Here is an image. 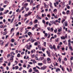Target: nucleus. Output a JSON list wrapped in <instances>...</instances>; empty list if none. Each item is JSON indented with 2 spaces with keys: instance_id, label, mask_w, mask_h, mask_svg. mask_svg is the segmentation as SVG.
Here are the masks:
<instances>
[{
  "instance_id": "603ef678",
  "label": "nucleus",
  "mask_w": 73,
  "mask_h": 73,
  "mask_svg": "<svg viewBox=\"0 0 73 73\" xmlns=\"http://www.w3.org/2000/svg\"><path fill=\"white\" fill-rule=\"evenodd\" d=\"M11 42H14V39H11Z\"/></svg>"
},
{
  "instance_id": "7c9ffc66",
  "label": "nucleus",
  "mask_w": 73,
  "mask_h": 73,
  "mask_svg": "<svg viewBox=\"0 0 73 73\" xmlns=\"http://www.w3.org/2000/svg\"><path fill=\"white\" fill-rule=\"evenodd\" d=\"M50 48L51 49H53V47L52 46V45H50Z\"/></svg>"
},
{
  "instance_id": "72a5a7b5",
  "label": "nucleus",
  "mask_w": 73,
  "mask_h": 73,
  "mask_svg": "<svg viewBox=\"0 0 73 73\" xmlns=\"http://www.w3.org/2000/svg\"><path fill=\"white\" fill-rule=\"evenodd\" d=\"M8 3V1H4V3H5V4H7Z\"/></svg>"
},
{
  "instance_id": "f3484780",
  "label": "nucleus",
  "mask_w": 73,
  "mask_h": 73,
  "mask_svg": "<svg viewBox=\"0 0 73 73\" xmlns=\"http://www.w3.org/2000/svg\"><path fill=\"white\" fill-rule=\"evenodd\" d=\"M69 48L70 49V50H71V51H72V46H69Z\"/></svg>"
},
{
  "instance_id": "09e8293b",
  "label": "nucleus",
  "mask_w": 73,
  "mask_h": 73,
  "mask_svg": "<svg viewBox=\"0 0 73 73\" xmlns=\"http://www.w3.org/2000/svg\"><path fill=\"white\" fill-rule=\"evenodd\" d=\"M23 69V68L22 67H20L19 68V70H21L22 69Z\"/></svg>"
},
{
  "instance_id": "4be33fe9",
  "label": "nucleus",
  "mask_w": 73,
  "mask_h": 73,
  "mask_svg": "<svg viewBox=\"0 0 73 73\" xmlns=\"http://www.w3.org/2000/svg\"><path fill=\"white\" fill-rule=\"evenodd\" d=\"M32 68H30L29 70V72H32Z\"/></svg>"
},
{
  "instance_id": "ea45409f",
  "label": "nucleus",
  "mask_w": 73,
  "mask_h": 73,
  "mask_svg": "<svg viewBox=\"0 0 73 73\" xmlns=\"http://www.w3.org/2000/svg\"><path fill=\"white\" fill-rule=\"evenodd\" d=\"M20 10V9L19 8H18L17 10H16V12H19V11Z\"/></svg>"
},
{
  "instance_id": "2f4dec72",
  "label": "nucleus",
  "mask_w": 73,
  "mask_h": 73,
  "mask_svg": "<svg viewBox=\"0 0 73 73\" xmlns=\"http://www.w3.org/2000/svg\"><path fill=\"white\" fill-rule=\"evenodd\" d=\"M62 31V28H61L60 29L58 30V32H60Z\"/></svg>"
},
{
  "instance_id": "13d9d810",
  "label": "nucleus",
  "mask_w": 73,
  "mask_h": 73,
  "mask_svg": "<svg viewBox=\"0 0 73 73\" xmlns=\"http://www.w3.org/2000/svg\"><path fill=\"white\" fill-rule=\"evenodd\" d=\"M3 19V17L2 16H1L0 17V20H2V19Z\"/></svg>"
},
{
  "instance_id": "49530a36",
  "label": "nucleus",
  "mask_w": 73,
  "mask_h": 73,
  "mask_svg": "<svg viewBox=\"0 0 73 73\" xmlns=\"http://www.w3.org/2000/svg\"><path fill=\"white\" fill-rule=\"evenodd\" d=\"M61 54L62 55H65V54H66V53H65V52H64V53H62Z\"/></svg>"
},
{
  "instance_id": "bb28decb",
  "label": "nucleus",
  "mask_w": 73,
  "mask_h": 73,
  "mask_svg": "<svg viewBox=\"0 0 73 73\" xmlns=\"http://www.w3.org/2000/svg\"><path fill=\"white\" fill-rule=\"evenodd\" d=\"M48 34L47 33H45V35L44 36V37H46L47 36H48Z\"/></svg>"
},
{
  "instance_id": "864d4df0",
  "label": "nucleus",
  "mask_w": 73,
  "mask_h": 73,
  "mask_svg": "<svg viewBox=\"0 0 73 73\" xmlns=\"http://www.w3.org/2000/svg\"><path fill=\"white\" fill-rule=\"evenodd\" d=\"M69 13V10L67 11L66 12V14H68Z\"/></svg>"
},
{
  "instance_id": "1a4fd4ad",
  "label": "nucleus",
  "mask_w": 73,
  "mask_h": 73,
  "mask_svg": "<svg viewBox=\"0 0 73 73\" xmlns=\"http://www.w3.org/2000/svg\"><path fill=\"white\" fill-rule=\"evenodd\" d=\"M27 34L29 36H30V37H31V36L32 35V33L31 32H29Z\"/></svg>"
},
{
  "instance_id": "bf43d9fd",
  "label": "nucleus",
  "mask_w": 73,
  "mask_h": 73,
  "mask_svg": "<svg viewBox=\"0 0 73 73\" xmlns=\"http://www.w3.org/2000/svg\"><path fill=\"white\" fill-rule=\"evenodd\" d=\"M15 65H17V61H15Z\"/></svg>"
},
{
  "instance_id": "0e129e2a",
  "label": "nucleus",
  "mask_w": 73,
  "mask_h": 73,
  "mask_svg": "<svg viewBox=\"0 0 73 73\" xmlns=\"http://www.w3.org/2000/svg\"><path fill=\"white\" fill-rule=\"evenodd\" d=\"M0 69H4V67H3V66H1L0 67Z\"/></svg>"
},
{
  "instance_id": "6e6552de",
  "label": "nucleus",
  "mask_w": 73,
  "mask_h": 73,
  "mask_svg": "<svg viewBox=\"0 0 73 73\" xmlns=\"http://www.w3.org/2000/svg\"><path fill=\"white\" fill-rule=\"evenodd\" d=\"M46 68V66L42 67L40 68V69H41V70H45Z\"/></svg>"
},
{
  "instance_id": "052dcab7",
  "label": "nucleus",
  "mask_w": 73,
  "mask_h": 73,
  "mask_svg": "<svg viewBox=\"0 0 73 73\" xmlns=\"http://www.w3.org/2000/svg\"><path fill=\"white\" fill-rule=\"evenodd\" d=\"M58 60L60 62H61V58H58Z\"/></svg>"
},
{
  "instance_id": "412c9836",
  "label": "nucleus",
  "mask_w": 73,
  "mask_h": 73,
  "mask_svg": "<svg viewBox=\"0 0 73 73\" xmlns=\"http://www.w3.org/2000/svg\"><path fill=\"white\" fill-rule=\"evenodd\" d=\"M60 46H61V45L59 44L58 46H57V48L58 49H59L60 48Z\"/></svg>"
},
{
  "instance_id": "c85d7f7f",
  "label": "nucleus",
  "mask_w": 73,
  "mask_h": 73,
  "mask_svg": "<svg viewBox=\"0 0 73 73\" xmlns=\"http://www.w3.org/2000/svg\"><path fill=\"white\" fill-rule=\"evenodd\" d=\"M32 12H29L28 13V15H29V16H30V15H31V14H32Z\"/></svg>"
},
{
  "instance_id": "393cba45",
  "label": "nucleus",
  "mask_w": 73,
  "mask_h": 73,
  "mask_svg": "<svg viewBox=\"0 0 73 73\" xmlns=\"http://www.w3.org/2000/svg\"><path fill=\"white\" fill-rule=\"evenodd\" d=\"M20 56H21L20 54V53L18 54L17 55V57H20Z\"/></svg>"
},
{
  "instance_id": "4468645a",
  "label": "nucleus",
  "mask_w": 73,
  "mask_h": 73,
  "mask_svg": "<svg viewBox=\"0 0 73 73\" xmlns=\"http://www.w3.org/2000/svg\"><path fill=\"white\" fill-rule=\"evenodd\" d=\"M50 23L51 25L53 24H54V21H50Z\"/></svg>"
},
{
  "instance_id": "6ab92c4d",
  "label": "nucleus",
  "mask_w": 73,
  "mask_h": 73,
  "mask_svg": "<svg viewBox=\"0 0 73 73\" xmlns=\"http://www.w3.org/2000/svg\"><path fill=\"white\" fill-rule=\"evenodd\" d=\"M27 49H29V50H30V49H31V48H30V47H29V46L28 45L27 46Z\"/></svg>"
},
{
  "instance_id": "a18cd8bd",
  "label": "nucleus",
  "mask_w": 73,
  "mask_h": 73,
  "mask_svg": "<svg viewBox=\"0 0 73 73\" xmlns=\"http://www.w3.org/2000/svg\"><path fill=\"white\" fill-rule=\"evenodd\" d=\"M42 23L44 24H45V21L44 20H42Z\"/></svg>"
},
{
  "instance_id": "473e14b6",
  "label": "nucleus",
  "mask_w": 73,
  "mask_h": 73,
  "mask_svg": "<svg viewBox=\"0 0 73 73\" xmlns=\"http://www.w3.org/2000/svg\"><path fill=\"white\" fill-rule=\"evenodd\" d=\"M4 10V8H2V9H1V8H0V11H2Z\"/></svg>"
},
{
  "instance_id": "79ce46f5",
  "label": "nucleus",
  "mask_w": 73,
  "mask_h": 73,
  "mask_svg": "<svg viewBox=\"0 0 73 73\" xmlns=\"http://www.w3.org/2000/svg\"><path fill=\"white\" fill-rule=\"evenodd\" d=\"M33 3V0H31L30 2V4H32V3Z\"/></svg>"
},
{
  "instance_id": "37998d69",
  "label": "nucleus",
  "mask_w": 73,
  "mask_h": 73,
  "mask_svg": "<svg viewBox=\"0 0 73 73\" xmlns=\"http://www.w3.org/2000/svg\"><path fill=\"white\" fill-rule=\"evenodd\" d=\"M13 31H14V29H13V28H12L11 30V32H13Z\"/></svg>"
},
{
  "instance_id": "c756f323",
  "label": "nucleus",
  "mask_w": 73,
  "mask_h": 73,
  "mask_svg": "<svg viewBox=\"0 0 73 73\" xmlns=\"http://www.w3.org/2000/svg\"><path fill=\"white\" fill-rule=\"evenodd\" d=\"M32 40V39H31V38H30L29 39H28V40L27 41V42H28V41H31Z\"/></svg>"
},
{
  "instance_id": "ddd939ff",
  "label": "nucleus",
  "mask_w": 73,
  "mask_h": 73,
  "mask_svg": "<svg viewBox=\"0 0 73 73\" xmlns=\"http://www.w3.org/2000/svg\"><path fill=\"white\" fill-rule=\"evenodd\" d=\"M33 25V22H32V21H31L29 23V25Z\"/></svg>"
},
{
  "instance_id": "c03bdc74",
  "label": "nucleus",
  "mask_w": 73,
  "mask_h": 73,
  "mask_svg": "<svg viewBox=\"0 0 73 73\" xmlns=\"http://www.w3.org/2000/svg\"><path fill=\"white\" fill-rule=\"evenodd\" d=\"M38 65H42V63H38Z\"/></svg>"
},
{
  "instance_id": "f257e3e1",
  "label": "nucleus",
  "mask_w": 73,
  "mask_h": 73,
  "mask_svg": "<svg viewBox=\"0 0 73 73\" xmlns=\"http://www.w3.org/2000/svg\"><path fill=\"white\" fill-rule=\"evenodd\" d=\"M47 61L48 63H51L52 61L51 59L49 58H47Z\"/></svg>"
},
{
  "instance_id": "e433bc0d",
  "label": "nucleus",
  "mask_w": 73,
  "mask_h": 73,
  "mask_svg": "<svg viewBox=\"0 0 73 73\" xmlns=\"http://www.w3.org/2000/svg\"><path fill=\"white\" fill-rule=\"evenodd\" d=\"M50 36V34H49V33L48 34V36L47 38H49Z\"/></svg>"
},
{
  "instance_id": "b1692460",
  "label": "nucleus",
  "mask_w": 73,
  "mask_h": 73,
  "mask_svg": "<svg viewBox=\"0 0 73 73\" xmlns=\"http://www.w3.org/2000/svg\"><path fill=\"white\" fill-rule=\"evenodd\" d=\"M8 12H9V10H7V11L4 13H5V14H7V13H8Z\"/></svg>"
},
{
  "instance_id": "39448f33",
  "label": "nucleus",
  "mask_w": 73,
  "mask_h": 73,
  "mask_svg": "<svg viewBox=\"0 0 73 73\" xmlns=\"http://www.w3.org/2000/svg\"><path fill=\"white\" fill-rule=\"evenodd\" d=\"M28 3H25L24 5V8H27V7L28 6Z\"/></svg>"
},
{
  "instance_id": "8fccbe9b",
  "label": "nucleus",
  "mask_w": 73,
  "mask_h": 73,
  "mask_svg": "<svg viewBox=\"0 0 73 73\" xmlns=\"http://www.w3.org/2000/svg\"><path fill=\"white\" fill-rule=\"evenodd\" d=\"M57 35H58V36H60V35H61V33H57Z\"/></svg>"
},
{
  "instance_id": "c9c22d12",
  "label": "nucleus",
  "mask_w": 73,
  "mask_h": 73,
  "mask_svg": "<svg viewBox=\"0 0 73 73\" xmlns=\"http://www.w3.org/2000/svg\"><path fill=\"white\" fill-rule=\"evenodd\" d=\"M35 45H38V43L37 42H35L34 43Z\"/></svg>"
},
{
  "instance_id": "e2e57ef3",
  "label": "nucleus",
  "mask_w": 73,
  "mask_h": 73,
  "mask_svg": "<svg viewBox=\"0 0 73 73\" xmlns=\"http://www.w3.org/2000/svg\"><path fill=\"white\" fill-rule=\"evenodd\" d=\"M10 45L11 47L13 46V44L12 43H11Z\"/></svg>"
},
{
  "instance_id": "69168bd1",
  "label": "nucleus",
  "mask_w": 73,
  "mask_h": 73,
  "mask_svg": "<svg viewBox=\"0 0 73 73\" xmlns=\"http://www.w3.org/2000/svg\"><path fill=\"white\" fill-rule=\"evenodd\" d=\"M39 53H40V54H41V53H42V51H39L38 52Z\"/></svg>"
},
{
  "instance_id": "58836bf2",
  "label": "nucleus",
  "mask_w": 73,
  "mask_h": 73,
  "mask_svg": "<svg viewBox=\"0 0 73 73\" xmlns=\"http://www.w3.org/2000/svg\"><path fill=\"white\" fill-rule=\"evenodd\" d=\"M46 42H44V46H46Z\"/></svg>"
},
{
  "instance_id": "0eeeda50",
  "label": "nucleus",
  "mask_w": 73,
  "mask_h": 73,
  "mask_svg": "<svg viewBox=\"0 0 73 73\" xmlns=\"http://www.w3.org/2000/svg\"><path fill=\"white\" fill-rule=\"evenodd\" d=\"M36 19H37L38 20H41L42 19L41 17H40L38 15L36 16Z\"/></svg>"
},
{
  "instance_id": "5701e85b",
  "label": "nucleus",
  "mask_w": 73,
  "mask_h": 73,
  "mask_svg": "<svg viewBox=\"0 0 73 73\" xmlns=\"http://www.w3.org/2000/svg\"><path fill=\"white\" fill-rule=\"evenodd\" d=\"M46 60L45 59H44L43 60V63L44 64H46Z\"/></svg>"
},
{
  "instance_id": "cd10ccee",
  "label": "nucleus",
  "mask_w": 73,
  "mask_h": 73,
  "mask_svg": "<svg viewBox=\"0 0 73 73\" xmlns=\"http://www.w3.org/2000/svg\"><path fill=\"white\" fill-rule=\"evenodd\" d=\"M15 70H17V69H19V66H15Z\"/></svg>"
},
{
  "instance_id": "a211bd4d",
  "label": "nucleus",
  "mask_w": 73,
  "mask_h": 73,
  "mask_svg": "<svg viewBox=\"0 0 73 73\" xmlns=\"http://www.w3.org/2000/svg\"><path fill=\"white\" fill-rule=\"evenodd\" d=\"M3 60V57L1 58H0V62H1Z\"/></svg>"
},
{
  "instance_id": "680f3d73",
  "label": "nucleus",
  "mask_w": 73,
  "mask_h": 73,
  "mask_svg": "<svg viewBox=\"0 0 73 73\" xmlns=\"http://www.w3.org/2000/svg\"><path fill=\"white\" fill-rule=\"evenodd\" d=\"M23 67H24V68H26V66L25 65V64H24L23 65Z\"/></svg>"
},
{
  "instance_id": "dca6fc26",
  "label": "nucleus",
  "mask_w": 73,
  "mask_h": 73,
  "mask_svg": "<svg viewBox=\"0 0 73 73\" xmlns=\"http://www.w3.org/2000/svg\"><path fill=\"white\" fill-rule=\"evenodd\" d=\"M10 61H13V56H11L10 58Z\"/></svg>"
},
{
  "instance_id": "6e6d98bb",
  "label": "nucleus",
  "mask_w": 73,
  "mask_h": 73,
  "mask_svg": "<svg viewBox=\"0 0 73 73\" xmlns=\"http://www.w3.org/2000/svg\"><path fill=\"white\" fill-rule=\"evenodd\" d=\"M47 17H48L49 18H50V15H49L48 14L47 15Z\"/></svg>"
},
{
  "instance_id": "f03ea898",
  "label": "nucleus",
  "mask_w": 73,
  "mask_h": 73,
  "mask_svg": "<svg viewBox=\"0 0 73 73\" xmlns=\"http://www.w3.org/2000/svg\"><path fill=\"white\" fill-rule=\"evenodd\" d=\"M68 26V23L67 22H64V23L63 27L64 28H65V27H67Z\"/></svg>"
},
{
  "instance_id": "338daca9",
  "label": "nucleus",
  "mask_w": 73,
  "mask_h": 73,
  "mask_svg": "<svg viewBox=\"0 0 73 73\" xmlns=\"http://www.w3.org/2000/svg\"><path fill=\"white\" fill-rule=\"evenodd\" d=\"M64 60L65 61H67V58H66L65 57L64 58Z\"/></svg>"
},
{
  "instance_id": "de8ad7c7",
  "label": "nucleus",
  "mask_w": 73,
  "mask_h": 73,
  "mask_svg": "<svg viewBox=\"0 0 73 73\" xmlns=\"http://www.w3.org/2000/svg\"><path fill=\"white\" fill-rule=\"evenodd\" d=\"M57 29H56V30H54V32H55V33H57Z\"/></svg>"
},
{
  "instance_id": "423d86ee",
  "label": "nucleus",
  "mask_w": 73,
  "mask_h": 73,
  "mask_svg": "<svg viewBox=\"0 0 73 73\" xmlns=\"http://www.w3.org/2000/svg\"><path fill=\"white\" fill-rule=\"evenodd\" d=\"M52 48L54 49V50L56 51L57 50V48H56V46L55 45H53Z\"/></svg>"
},
{
  "instance_id": "f8f14e48",
  "label": "nucleus",
  "mask_w": 73,
  "mask_h": 73,
  "mask_svg": "<svg viewBox=\"0 0 73 73\" xmlns=\"http://www.w3.org/2000/svg\"><path fill=\"white\" fill-rule=\"evenodd\" d=\"M25 9L26 10V11L27 12V11H28L29 9V7H27H27H26V8H25Z\"/></svg>"
},
{
  "instance_id": "a19ab883",
  "label": "nucleus",
  "mask_w": 73,
  "mask_h": 73,
  "mask_svg": "<svg viewBox=\"0 0 73 73\" xmlns=\"http://www.w3.org/2000/svg\"><path fill=\"white\" fill-rule=\"evenodd\" d=\"M65 21V20L64 19L62 21V24H63L64 22Z\"/></svg>"
},
{
  "instance_id": "9d476101",
  "label": "nucleus",
  "mask_w": 73,
  "mask_h": 73,
  "mask_svg": "<svg viewBox=\"0 0 73 73\" xmlns=\"http://www.w3.org/2000/svg\"><path fill=\"white\" fill-rule=\"evenodd\" d=\"M36 52V50H33L31 51V53L32 54V53H35Z\"/></svg>"
},
{
  "instance_id": "9b49d317",
  "label": "nucleus",
  "mask_w": 73,
  "mask_h": 73,
  "mask_svg": "<svg viewBox=\"0 0 73 73\" xmlns=\"http://www.w3.org/2000/svg\"><path fill=\"white\" fill-rule=\"evenodd\" d=\"M56 72H58V71H60V68H56Z\"/></svg>"
},
{
  "instance_id": "20e7f679",
  "label": "nucleus",
  "mask_w": 73,
  "mask_h": 73,
  "mask_svg": "<svg viewBox=\"0 0 73 73\" xmlns=\"http://www.w3.org/2000/svg\"><path fill=\"white\" fill-rule=\"evenodd\" d=\"M71 41L70 40V39H69L68 41V46H71V44H70V42H71Z\"/></svg>"
},
{
  "instance_id": "aec40b11",
  "label": "nucleus",
  "mask_w": 73,
  "mask_h": 73,
  "mask_svg": "<svg viewBox=\"0 0 73 73\" xmlns=\"http://www.w3.org/2000/svg\"><path fill=\"white\" fill-rule=\"evenodd\" d=\"M60 39V38H57V39H55V41L56 42H58V40Z\"/></svg>"
},
{
  "instance_id": "774afa93",
  "label": "nucleus",
  "mask_w": 73,
  "mask_h": 73,
  "mask_svg": "<svg viewBox=\"0 0 73 73\" xmlns=\"http://www.w3.org/2000/svg\"><path fill=\"white\" fill-rule=\"evenodd\" d=\"M23 73H27V71H26L25 70H23Z\"/></svg>"
},
{
  "instance_id": "f704fd0d",
  "label": "nucleus",
  "mask_w": 73,
  "mask_h": 73,
  "mask_svg": "<svg viewBox=\"0 0 73 73\" xmlns=\"http://www.w3.org/2000/svg\"><path fill=\"white\" fill-rule=\"evenodd\" d=\"M29 15L28 14H26L25 15V17H27V16H28Z\"/></svg>"
},
{
  "instance_id": "7ed1b4c3",
  "label": "nucleus",
  "mask_w": 73,
  "mask_h": 73,
  "mask_svg": "<svg viewBox=\"0 0 73 73\" xmlns=\"http://www.w3.org/2000/svg\"><path fill=\"white\" fill-rule=\"evenodd\" d=\"M46 52L49 57H51V56L50 55V52L49 51H46Z\"/></svg>"
},
{
  "instance_id": "4c0bfd02",
  "label": "nucleus",
  "mask_w": 73,
  "mask_h": 73,
  "mask_svg": "<svg viewBox=\"0 0 73 73\" xmlns=\"http://www.w3.org/2000/svg\"><path fill=\"white\" fill-rule=\"evenodd\" d=\"M53 12H57V9H54Z\"/></svg>"
},
{
  "instance_id": "2eb2a0df",
  "label": "nucleus",
  "mask_w": 73,
  "mask_h": 73,
  "mask_svg": "<svg viewBox=\"0 0 73 73\" xmlns=\"http://www.w3.org/2000/svg\"><path fill=\"white\" fill-rule=\"evenodd\" d=\"M62 37H61V39H63V40H65V36H62Z\"/></svg>"
},
{
  "instance_id": "3c124183",
  "label": "nucleus",
  "mask_w": 73,
  "mask_h": 73,
  "mask_svg": "<svg viewBox=\"0 0 73 73\" xmlns=\"http://www.w3.org/2000/svg\"><path fill=\"white\" fill-rule=\"evenodd\" d=\"M8 43H7V44H6L5 45V47H7V46H8Z\"/></svg>"
},
{
  "instance_id": "4d7b16f0",
  "label": "nucleus",
  "mask_w": 73,
  "mask_h": 73,
  "mask_svg": "<svg viewBox=\"0 0 73 73\" xmlns=\"http://www.w3.org/2000/svg\"><path fill=\"white\" fill-rule=\"evenodd\" d=\"M35 23H37V22L38 21V20H37V19H35Z\"/></svg>"
},
{
  "instance_id": "a878e982",
  "label": "nucleus",
  "mask_w": 73,
  "mask_h": 73,
  "mask_svg": "<svg viewBox=\"0 0 73 73\" xmlns=\"http://www.w3.org/2000/svg\"><path fill=\"white\" fill-rule=\"evenodd\" d=\"M15 19V17H13V18L12 19V20L11 21V23H12L14 20V19Z\"/></svg>"
},
{
  "instance_id": "5fc2aeb1",
  "label": "nucleus",
  "mask_w": 73,
  "mask_h": 73,
  "mask_svg": "<svg viewBox=\"0 0 73 73\" xmlns=\"http://www.w3.org/2000/svg\"><path fill=\"white\" fill-rule=\"evenodd\" d=\"M33 61V64H35V63L36 62V61L35 60Z\"/></svg>"
}]
</instances>
